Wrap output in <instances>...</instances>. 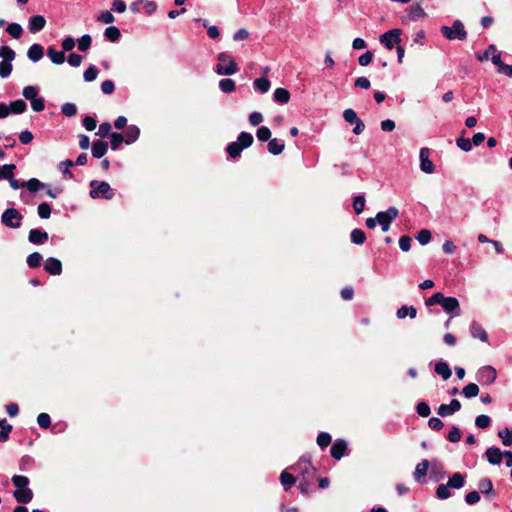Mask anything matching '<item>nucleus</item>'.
I'll list each match as a JSON object with an SVG mask.
<instances>
[{
	"instance_id": "obj_1",
	"label": "nucleus",
	"mask_w": 512,
	"mask_h": 512,
	"mask_svg": "<svg viewBox=\"0 0 512 512\" xmlns=\"http://www.w3.org/2000/svg\"><path fill=\"white\" fill-rule=\"evenodd\" d=\"M425 305L427 307L440 305L443 310L449 314L450 319L461 314V308L457 298L447 297L441 292L434 293L431 297L427 298L425 300Z\"/></svg>"
},
{
	"instance_id": "obj_2",
	"label": "nucleus",
	"mask_w": 512,
	"mask_h": 512,
	"mask_svg": "<svg viewBox=\"0 0 512 512\" xmlns=\"http://www.w3.org/2000/svg\"><path fill=\"white\" fill-rule=\"evenodd\" d=\"M12 482L16 487L13 493L14 498L18 503L27 504L33 499V491L28 488L29 478L23 475H14Z\"/></svg>"
},
{
	"instance_id": "obj_3",
	"label": "nucleus",
	"mask_w": 512,
	"mask_h": 512,
	"mask_svg": "<svg viewBox=\"0 0 512 512\" xmlns=\"http://www.w3.org/2000/svg\"><path fill=\"white\" fill-rule=\"evenodd\" d=\"M239 68L234 58L226 52L218 55V64L215 71L219 75H233L238 72Z\"/></svg>"
},
{
	"instance_id": "obj_4",
	"label": "nucleus",
	"mask_w": 512,
	"mask_h": 512,
	"mask_svg": "<svg viewBox=\"0 0 512 512\" xmlns=\"http://www.w3.org/2000/svg\"><path fill=\"white\" fill-rule=\"evenodd\" d=\"M91 190L89 195L93 199L103 198L110 200L114 197L115 192L111 188L110 184L105 181L92 180L90 182Z\"/></svg>"
},
{
	"instance_id": "obj_5",
	"label": "nucleus",
	"mask_w": 512,
	"mask_h": 512,
	"mask_svg": "<svg viewBox=\"0 0 512 512\" xmlns=\"http://www.w3.org/2000/svg\"><path fill=\"white\" fill-rule=\"evenodd\" d=\"M441 34L448 40H465L467 38V31L465 30V27L463 23L460 20H455L451 27L449 26H442Z\"/></svg>"
},
{
	"instance_id": "obj_6",
	"label": "nucleus",
	"mask_w": 512,
	"mask_h": 512,
	"mask_svg": "<svg viewBox=\"0 0 512 512\" xmlns=\"http://www.w3.org/2000/svg\"><path fill=\"white\" fill-rule=\"evenodd\" d=\"M399 215L396 207L391 206L386 211H380L376 214L377 222L381 226L383 232H387L390 228L391 222L394 221Z\"/></svg>"
},
{
	"instance_id": "obj_7",
	"label": "nucleus",
	"mask_w": 512,
	"mask_h": 512,
	"mask_svg": "<svg viewBox=\"0 0 512 512\" xmlns=\"http://www.w3.org/2000/svg\"><path fill=\"white\" fill-rule=\"evenodd\" d=\"M22 219L23 216L15 208L6 209L1 216L2 224L12 229L19 228L21 226Z\"/></svg>"
},
{
	"instance_id": "obj_8",
	"label": "nucleus",
	"mask_w": 512,
	"mask_h": 512,
	"mask_svg": "<svg viewBox=\"0 0 512 512\" xmlns=\"http://www.w3.org/2000/svg\"><path fill=\"white\" fill-rule=\"evenodd\" d=\"M293 471L301 474L303 478L313 479L315 474V468L312 466L310 458L303 456L300 460L292 467Z\"/></svg>"
},
{
	"instance_id": "obj_9",
	"label": "nucleus",
	"mask_w": 512,
	"mask_h": 512,
	"mask_svg": "<svg viewBox=\"0 0 512 512\" xmlns=\"http://www.w3.org/2000/svg\"><path fill=\"white\" fill-rule=\"evenodd\" d=\"M401 34L402 30L395 28L388 30L387 32L383 33L379 37V41L382 45H384L388 50H392L395 45L399 44L401 42Z\"/></svg>"
},
{
	"instance_id": "obj_10",
	"label": "nucleus",
	"mask_w": 512,
	"mask_h": 512,
	"mask_svg": "<svg viewBox=\"0 0 512 512\" xmlns=\"http://www.w3.org/2000/svg\"><path fill=\"white\" fill-rule=\"evenodd\" d=\"M496 370L491 366H484L477 372V381L482 385H489L496 380Z\"/></svg>"
},
{
	"instance_id": "obj_11",
	"label": "nucleus",
	"mask_w": 512,
	"mask_h": 512,
	"mask_svg": "<svg viewBox=\"0 0 512 512\" xmlns=\"http://www.w3.org/2000/svg\"><path fill=\"white\" fill-rule=\"evenodd\" d=\"M430 150L426 147L420 149V169L427 174H431L435 170L433 162L429 159Z\"/></svg>"
},
{
	"instance_id": "obj_12",
	"label": "nucleus",
	"mask_w": 512,
	"mask_h": 512,
	"mask_svg": "<svg viewBox=\"0 0 512 512\" xmlns=\"http://www.w3.org/2000/svg\"><path fill=\"white\" fill-rule=\"evenodd\" d=\"M48 238V233L40 228H34L29 231L28 240L32 244H44L48 240Z\"/></svg>"
},
{
	"instance_id": "obj_13",
	"label": "nucleus",
	"mask_w": 512,
	"mask_h": 512,
	"mask_svg": "<svg viewBox=\"0 0 512 512\" xmlns=\"http://www.w3.org/2000/svg\"><path fill=\"white\" fill-rule=\"evenodd\" d=\"M44 269L50 275H60L62 273V263L57 258L49 257L44 263Z\"/></svg>"
},
{
	"instance_id": "obj_14",
	"label": "nucleus",
	"mask_w": 512,
	"mask_h": 512,
	"mask_svg": "<svg viewBox=\"0 0 512 512\" xmlns=\"http://www.w3.org/2000/svg\"><path fill=\"white\" fill-rule=\"evenodd\" d=\"M346 451L347 442L343 439H337L330 449L331 456L336 460H340L346 454Z\"/></svg>"
},
{
	"instance_id": "obj_15",
	"label": "nucleus",
	"mask_w": 512,
	"mask_h": 512,
	"mask_svg": "<svg viewBox=\"0 0 512 512\" xmlns=\"http://www.w3.org/2000/svg\"><path fill=\"white\" fill-rule=\"evenodd\" d=\"M46 24V20L42 15H35L29 18L28 29L31 33L41 31Z\"/></svg>"
},
{
	"instance_id": "obj_16",
	"label": "nucleus",
	"mask_w": 512,
	"mask_h": 512,
	"mask_svg": "<svg viewBox=\"0 0 512 512\" xmlns=\"http://www.w3.org/2000/svg\"><path fill=\"white\" fill-rule=\"evenodd\" d=\"M470 334L473 338L480 339L482 342H488V335L485 329L476 321H473L470 326Z\"/></svg>"
},
{
	"instance_id": "obj_17",
	"label": "nucleus",
	"mask_w": 512,
	"mask_h": 512,
	"mask_svg": "<svg viewBox=\"0 0 512 512\" xmlns=\"http://www.w3.org/2000/svg\"><path fill=\"white\" fill-rule=\"evenodd\" d=\"M488 462L492 465H499L502 461L504 453L497 447H490L485 452Z\"/></svg>"
},
{
	"instance_id": "obj_18",
	"label": "nucleus",
	"mask_w": 512,
	"mask_h": 512,
	"mask_svg": "<svg viewBox=\"0 0 512 512\" xmlns=\"http://www.w3.org/2000/svg\"><path fill=\"white\" fill-rule=\"evenodd\" d=\"M43 53L44 50L42 45L35 43L29 47L27 51V57L29 58V60L35 63L42 59Z\"/></svg>"
},
{
	"instance_id": "obj_19",
	"label": "nucleus",
	"mask_w": 512,
	"mask_h": 512,
	"mask_svg": "<svg viewBox=\"0 0 512 512\" xmlns=\"http://www.w3.org/2000/svg\"><path fill=\"white\" fill-rule=\"evenodd\" d=\"M478 489H479V493H482L483 495H491L492 497L495 496V491H494V488H493V483L492 481L485 477V478H481L478 482Z\"/></svg>"
},
{
	"instance_id": "obj_20",
	"label": "nucleus",
	"mask_w": 512,
	"mask_h": 512,
	"mask_svg": "<svg viewBox=\"0 0 512 512\" xmlns=\"http://www.w3.org/2000/svg\"><path fill=\"white\" fill-rule=\"evenodd\" d=\"M434 370L439 376H441L443 378V380L449 379L452 375V371H451L448 363L443 360L438 361L435 364Z\"/></svg>"
},
{
	"instance_id": "obj_21",
	"label": "nucleus",
	"mask_w": 512,
	"mask_h": 512,
	"mask_svg": "<svg viewBox=\"0 0 512 512\" xmlns=\"http://www.w3.org/2000/svg\"><path fill=\"white\" fill-rule=\"evenodd\" d=\"M108 150L107 142L97 140L92 143V155L95 158H102Z\"/></svg>"
},
{
	"instance_id": "obj_22",
	"label": "nucleus",
	"mask_w": 512,
	"mask_h": 512,
	"mask_svg": "<svg viewBox=\"0 0 512 512\" xmlns=\"http://www.w3.org/2000/svg\"><path fill=\"white\" fill-rule=\"evenodd\" d=\"M140 136V129L136 125L127 127L124 135L126 144L130 145L138 140Z\"/></svg>"
},
{
	"instance_id": "obj_23",
	"label": "nucleus",
	"mask_w": 512,
	"mask_h": 512,
	"mask_svg": "<svg viewBox=\"0 0 512 512\" xmlns=\"http://www.w3.org/2000/svg\"><path fill=\"white\" fill-rule=\"evenodd\" d=\"M47 56L51 62L56 65L63 64L65 61L64 51H57L53 46L48 47Z\"/></svg>"
},
{
	"instance_id": "obj_24",
	"label": "nucleus",
	"mask_w": 512,
	"mask_h": 512,
	"mask_svg": "<svg viewBox=\"0 0 512 512\" xmlns=\"http://www.w3.org/2000/svg\"><path fill=\"white\" fill-rule=\"evenodd\" d=\"M267 148L269 153H271L272 155H279L283 152L285 144L282 140L273 138L269 140Z\"/></svg>"
},
{
	"instance_id": "obj_25",
	"label": "nucleus",
	"mask_w": 512,
	"mask_h": 512,
	"mask_svg": "<svg viewBox=\"0 0 512 512\" xmlns=\"http://www.w3.org/2000/svg\"><path fill=\"white\" fill-rule=\"evenodd\" d=\"M270 86V80L266 77H260L253 81L254 89L260 92L261 94L267 93L270 89Z\"/></svg>"
},
{
	"instance_id": "obj_26",
	"label": "nucleus",
	"mask_w": 512,
	"mask_h": 512,
	"mask_svg": "<svg viewBox=\"0 0 512 512\" xmlns=\"http://www.w3.org/2000/svg\"><path fill=\"white\" fill-rule=\"evenodd\" d=\"M273 100L279 104H286L290 100V92L285 88H277L273 93Z\"/></svg>"
},
{
	"instance_id": "obj_27",
	"label": "nucleus",
	"mask_w": 512,
	"mask_h": 512,
	"mask_svg": "<svg viewBox=\"0 0 512 512\" xmlns=\"http://www.w3.org/2000/svg\"><path fill=\"white\" fill-rule=\"evenodd\" d=\"M21 186L27 188L31 193H35L43 189L46 185L37 178H31L28 181L22 182Z\"/></svg>"
},
{
	"instance_id": "obj_28",
	"label": "nucleus",
	"mask_w": 512,
	"mask_h": 512,
	"mask_svg": "<svg viewBox=\"0 0 512 512\" xmlns=\"http://www.w3.org/2000/svg\"><path fill=\"white\" fill-rule=\"evenodd\" d=\"M450 488L460 489L465 484V476L459 472L454 473L447 482Z\"/></svg>"
},
{
	"instance_id": "obj_29",
	"label": "nucleus",
	"mask_w": 512,
	"mask_h": 512,
	"mask_svg": "<svg viewBox=\"0 0 512 512\" xmlns=\"http://www.w3.org/2000/svg\"><path fill=\"white\" fill-rule=\"evenodd\" d=\"M417 315V310L415 307L413 306H407V305H403L401 306L397 312H396V316L397 318L399 319H404L406 316H409L410 318H415Z\"/></svg>"
},
{
	"instance_id": "obj_30",
	"label": "nucleus",
	"mask_w": 512,
	"mask_h": 512,
	"mask_svg": "<svg viewBox=\"0 0 512 512\" xmlns=\"http://www.w3.org/2000/svg\"><path fill=\"white\" fill-rule=\"evenodd\" d=\"M280 482L284 490L287 491L296 483V477L285 470L280 475Z\"/></svg>"
},
{
	"instance_id": "obj_31",
	"label": "nucleus",
	"mask_w": 512,
	"mask_h": 512,
	"mask_svg": "<svg viewBox=\"0 0 512 512\" xmlns=\"http://www.w3.org/2000/svg\"><path fill=\"white\" fill-rule=\"evenodd\" d=\"M254 138L251 133L241 132L237 137V143L240 145V149L248 148L252 145Z\"/></svg>"
},
{
	"instance_id": "obj_32",
	"label": "nucleus",
	"mask_w": 512,
	"mask_h": 512,
	"mask_svg": "<svg viewBox=\"0 0 512 512\" xmlns=\"http://www.w3.org/2000/svg\"><path fill=\"white\" fill-rule=\"evenodd\" d=\"M429 468V461L422 460L420 463L416 465L415 471L413 473L415 480L419 481L422 477L426 476Z\"/></svg>"
},
{
	"instance_id": "obj_33",
	"label": "nucleus",
	"mask_w": 512,
	"mask_h": 512,
	"mask_svg": "<svg viewBox=\"0 0 512 512\" xmlns=\"http://www.w3.org/2000/svg\"><path fill=\"white\" fill-rule=\"evenodd\" d=\"M74 165V162L70 159H67L65 161H62L58 165L59 171L63 174L64 178L66 179H72L73 173L71 172L70 168Z\"/></svg>"
},
{
	"instance_id": "obj_34",
	"label": "nucleus",
	"mask_w": 512,
	"mask_h": 512,
	"mask_svg": "<svg viewBox=\"0 0 512 512\" xmlns=\"http://www.w3.org/2000/svg\"><path fill=\"white\" fill-rule=\"evenodd\" d=\"M104 37L108 41L117 42L121 37L119 28L116 26L107 27L104 31Z\"/></svg>"
},
{
	"instance_id": "obj_35",
	"label": "nucleus",
	"mask_w": 512,
	"mask_h": 512,
	"mask_svg": "<svg viewBox=\"0 0 512 512\" xmlns=\"http://www.w3.org/2000/svg\"><path fill=\"white\" fill-rule=\"evenodd\" d=\"M8 106L10 107L11 114H22L27 109L26 102L21 99L10 102Z\"/></svg>"
},
{
	"instance_id": "obj_36",
	"label": "nucleus",
	"mask_w": 512,
	"mask_h": 512,
	"mask_svg": "<svg viewBox=\"0 0 512 512\" xmlns=\"http://www.w3.org/2000/svg\"><path fill=\"white\" fill-rule=\"evenodd\" d=\"M6 31L14 39H19L23 34L22 26L15 22L8 24V26L6 27Z\"/></svg>"
},
{
	"instance_id": "obj_37",
	"label": "nucleus",
	"mask_w": 512,
	"mask_h": 512,
	"mask_svg": "<svg viewBox=\"0 0 512 512\" xmlns=\"http://www.w3.org/2000/svg\"><path fill=\"white\" fill-rule=\"evenodd\" d=\"M219 88L223 93H232L235 91V82L230 78H224L219 81Z\"/></svg>"
},
{
	"instance_id": "obj_38",
	"label": "nucleus",
	"mask_w": 512,
	"mask_h": 512,
	"mask_svg": "<svg viewBox=\"0 0 512 512\" xmlns=\"http://www.w3.org/2000/svg\"><path fill=\"white\" fill-rule=\"evenodd\" d=\"M351 242L356 245H362L366 240V235L363 230L356 228L350 234Z\"/></svg>"
},
{
	"instance_id": "obj_39",
	"label": "nucleus",
	"mask_w": 512,
	"mask_h": 512,
	"mask_svg": "<svg viewBox=\"0 0 512 512\" xmlns=\"http://www.w3.org/2000/svg\"><path fill=\"white\" fill-rule=\"evenodd\" d=\"M42 260L43 257L39 252H33L28 255L26 262L30 268H37L41 265Z\"/></svg>"
},
{
	"instance_id": "obj_40",
	"label": "nucleus",
	"mask_w": 512,
	"mask_h": 512,
	"mask_svg": "<svg viewBox=\"0 0 512 512\" xmlns=\"http://www.w3.org/2000/svg\"><path fill=\"white\" fill-rule=\"evenodd\" d=\"M365 203L366 200L364 195H357L353 198V209L357 215L364 211Z\"/></svg>"
},
{
	"instance_id": "obj_41",
	"label": "nucleus",
	"mask_w": 512,
	"mask_h": 512,
	"mask_svg": "<svg viewBox=\"0 0 512 512\" xmlns=\"http://www.w3.org/2000/svg\"><path fill=\"white\" fill-rule=\"evenodd\" d=\"M479 393V387L475 383H469L462 389V394L466 398L476 397Z\"/></svg>"
},
{
	"instance_id": "obj_42",
	"label": "nucleus",
	"mask_w": 512,
	"mask_h": 512,
	"mask_svg": "<svg viewBox=\"0 0 512 512\" xmlns=\"http://www.w3.org/2000/svg\"><path fill=\"white\" fill-rule=\"evenodd\" d=\"M15 56V51L9 46L0 47V57L2 58V61H13Z\"/></svg>"
},
{
	"instance_id": "obj_43",
	"label": "nucleus",
	"mask_w": 512,
	"mask_h": 512,
	"mask_svg": "<svg viewBox=\"0 0 512 512\" xmlns=\"http://www.w3.org/2000/svg\"><path fill=\"white\" fill-rule=\"evenodd\" d=\"M242 151H243V149H240V145L236 141L228 144V146L226 148V152L228 153V155L231 158L239 157L241 155Z\"/></svg>"
},
{
	"instance_id": "obj_44",
	"label": "nucleus",
	"mask_w": 512,
	"mask_h": 512,
	"mask_svg": "<svg viewBox=\"0 0 512 512\" xmlns=\"http://www.w3.org/2000/svg\"><path fill=\"white\" fill-rule=\"evenodd\" d=\"M123 141H125V139L122 134L117 132H113L110 134V144L112 150H117Z\"/></svg>"
},
{
	"instance_id": "obj_45",
	"label": "nucleus",
	"mask_w": 512,
	"mask_h": 512,
	"mask_svg": "<svg viewBox=\"0 0 512 512\" xmlns=\"http://www.w3.org/2000/svg\"><path fill=\"white\" fill-rule=\"evenodd\" d=\"M498 436L502 439L504 446L512 445V430L504 428L498 432Z\"/></svg>"
},
{
	"instance_id": "obj_46",
	"label": "nucleus",
	"mask_w": 512,
	"mask_h": 512,
	"mask_svg": "<svg viewBox=\"0 0 512 512\" xmlns=\"http://www.w3.org/2000/svg\"><path fill=\"white\" fill-rule=\"evenodd\" d=\"M99 70L96 66L90 65L84 72L83 77L86 82L94 81L98 76Z\"/></svg>"
},
{
	"instance_id": "obj_47",
	"label": "nucleus",
	"mask_w": 512,
	"mask_h": 512,
	"mask_svg": "<svg viewBox=\"0 0 512 512\" xmlns=\"http://www.w3.org/2000/svg\"><path fill=\"white\" fill-rule=\"evenodd\" d=\"M424 15H425V12L419 4H416V5H413L410 7L409 17L411 20L415 21V20L419 19L420 17H423Z\"/></svg>"
},
{
	"instance_id": "obj_48",
	"label": "nucleus",
	"mask_w": 512,
	"mask_h": 512,
	"mask_svg": "<svg viewBox=\"0 0 512 512\" xmlns=\"http://www.w3.org/2000/svg\"><path fill=\"white\" fill-rule=\"evenodd\" d=\"M37 212L41 219H48L51 215V206L48 203L43 202L38 205Z\"/></svg>"
},
{
	"instance_id": "obj_49",
	"label": "nucleus",
	"mask_w": 512,
	"mask_h": 512,
	"mask_svg": "<svg viewBox=\"0 0 512 512\" xmlns=\"http://www.w3.org/2000/svg\"><path fill=\"white\" fill-rule=\"evenodd\" d=\"M256 136L259 141H262V142L268 141L269 142V140H271L270 139L271 131L268 127L261 126L257 129Z\"/></svg>"
},
{
	"instance_id": "obj_50",
	"label": "nucleus",
	"mask_w": 512,
	"mask_h": 512,
	"mask_svg": "<svg viewBox=\"0 0 512 512\" xmlns=\"http://www.w3.org/2000/svg\"><path fill=\"white\" fill-rule=\"evenodd\" d=\"M61 112L67 117H72L76 115L77 107L74 103L67 102L61 106Z\"/></svg>"
},
{
	"instance_id": "obj_51",
	"label": "nucleus",
	"mask_w": 512,
	"mask_h": 512,
	"mask_svg": "<svg viewBox=\"0 0 512 512\" xmlns=\"http://www.w3.org/2000/svg\"><path fill=\"white\" fill-rule=\"evenodd\" d=\"M432 234L427 229H422L418 232L416 239L421 245H426L431 241Z\"/></svg>"
},
{
	"instance_id": "obj_52",
	"label": "nucleus",
	"mask_w": 512,
	"mask_h": 512,
	"mask_svg": "<svg viewBox=\"0 0 512 512\" xmlns=\"http://www.w3.org/2000/svg\"><path fill=\"white\" fill-rule=\"evenodd\" d=\"M92 43V38L90 35L85 34L81 38L78 39V49L80 51H86L90 48Z\"/></svg>"
},
{
	"instance_id": "obj_53",
	"label": "nucleus",
	"mask_w": 512,
	"mask_h": 512,
	"mask_svg": "<svg viewBox=\"0 0 512 512\" xmlns=\"http://www.w3.org/2000/svg\"><path fill=\"white\" fill-rule=\"evenodd\" d=\"M490 423H491V418L488 415L482 414V415L477 416L475 419V425L481 429L488 428L490 426Z\"/></svg>"
},
{
	"instance_id": "obj_54",
	"label": "nucleus",
	"mask_w": 512,
	"mask_h": 512,
	"mask_svg": "<svg viewBox=\"0 0 512 512\" xmlns=\"http://www.w3.org/2000/svg\"><path fill=\"white\" fill-rule=\"evenodd\" d=\"M449 489L448 484H440L436 490L437 497L442 500L449 498L451 496Z\"/></svg>"
},
{
	"instance_id": "obj_55",
	"label": "nucleus",
	"mask_w": 512,
	"mask_h": 512,
	"mask_svg": "<svg viewBox=\"0 0 512 512\" xmlns=\"http://www.w3.org/2000/svg\"><path fill=\"white\" fill-rule=\"evenodd\" d=\"M331 443V436L327 432H320L317 436V444L323 449Z\"/></svg>"
},
{
	"instance_id": "obj_56",
	"label": "nucleus",
	"mask_w": 512,
	"mask_h": 512,
	"mask_svg": "<svg viewBox=\"0 0 512 512\" xmlns=\"http://www.w3.org/2000/svg\"><path fill=\"white\" fill-rule=\"evenodd\" d=\"M12 72V61H1L0 63V77L7 78Z\"/></svg>"
},
{
	"instance_id": "obj_57",
	"label": "nucleus",
	"mask_w": 512,
	"mask_h": 512,
	"mask_svg": "<svg viewBox=\"0 0 512 512\" xmlns=\"http://www.w3.org/2000/svg\"><path fill=\"white\" fill-rule=\"evenodd\" d=\"M37 423L43 429L49 428L51 425L50 416L47 413H40L37 416Z\"/></svg>"
},
{
	"instance_id": "obj_58",
	"label": "nucleus",
	"mask_w": 512,
	"mask_h": 512,
	"mask_svg": "<svg viewBox=\"0 0 512 512\" xmlns=\"http://www.w3.org/2000/svg\"><path fill=\"white\" fill-rule=\"evenodd\" d=\"M447 439L450 441V442H453V443H456V442H459L461 440V431L458 427L456 426H452L448 435H447Z\"/></svg>"
},
{
	"instance_id": "obj_59",
	"label": "nucleus",
	"mask_w": 512,
	"mask_h": 512,
	"mask_svg": "<svg viewBox=\"0 0 512 512\" xmlns=\"http://www.w3.org/2000/svg\"><path fill=\"white\" fill-rule=\"evenodd\" d=\"M23 96L25 99L32 101V99H35L38 94V89L34 86H26L24 87L22 91Z\"/></svg>"
},
{
	"instance_id": "obj_60",
	"label": "nucleus",
	"mask_w": 512,
	"mask_h": 512,
	"mask_svg": "<svg viewBox=\"0 0 512 512\" xmlns=\"http://www.w3.org/2000/svg\"><path fill=\"white\" fill-rule=\"evenodd\" d=\"M496 50V46L494 44H491L482 54H477L476 58L480 62L486 61L489 59L490 55H493L496 52Z\"/></svg>"
},
{
	"instance_id": "obj_61",
	"label": "nucleus",
	"mask_w": 512,
	"mask_h": 512,
	"mask_svg": "<svg viewBox=\"0 0 512 512\" xmlns=\"http://www.w3.org/2000/svg\"><path fill=\"white\" fill-rule=\"evenodd\" d=\"M416 411L421 417H428L431 413L429 405L424 401L416 405Z\"/></svg>"
},
{
	"instance_id": "obj_62",
	"label": "nucleus",
	"mask_w": 512,
	"mask_h": 512,
	"mask_svg": "<svg viewBox=\"0 0 512 512\" xmlns=\"http://www.w3.org/2000/svg\"><path fill=\"white\" fill-rule=\"evenodd\" d=\"M343 118L346 122H348L350 124H354L355 122H357V120L360 119V118H358L356 112L351 108L344 110Z\"/></svg>"
},
{
	"instance_id": "obj_63",
	"label": "nucleus",
	"mask_w": 512,
	"mask_h": 512,
	"mask_svg": "<svg viewBox=\"0 0 512 512\" xmlns=\"http://www.w3.org/2000/svg\"><path fill=\"white\" fill-rule=\"evenodd\" d=\"M16 168L14 164L0 166V180L10 178L11 172Z\"/></svg>"
},
{
	"instance_id": "obj_64",
	"label": "nucleus",
	"mask_w": 512,
	"mask_h": 512,
	"mask_svg": "<svg viewBox=\"0 0 512 512\" xmlns=\"http://www.w3.org/2000/svg\"><path fill=\"white\" fill-rule=\"evenodd\" d=\"M457 146L465 152H468L472 149V141L468 138H458L456 141Z\"/></svg>"
}]
</instances>
